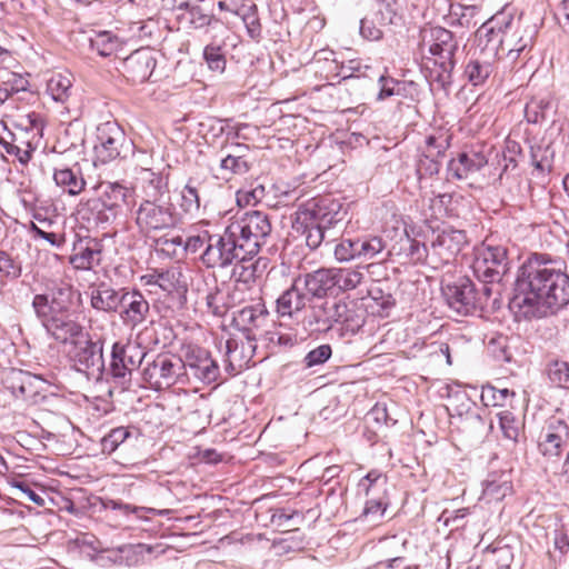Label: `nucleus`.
<instances>
[{"label":"nucleus","instance_id":"ea45409f","mask_svg":"<svg viewBox=\"0 0 569 569\" xmlns=\"http://www.w3.org/2000/svg\"><path fill=\"white\" fill-rule=\"evenodd\" d=\"M387 478L378 470L369 471L357 485V496L379 497L386 491Z\"/></svg>","mask_w":569,"mask_h":569},{"label":"nucleus","instance_id":"72a5a7b5","mask_svg":"<svg viewBox=\"0 0 569 569\" xmlns=\"http://www.w3.org/2000/svg\"><path fill=\"white\" fill-rule=\"evenodd\" d=\"M53 180L58 187L70 196L80 194L86 187V180L82 177L79 167L56 169Z\"/></svg>","mask_w":569,"mask_h":569},{"label":"nucleus","instance_id":"79ce46f5","mask_svg":"<svg viewBox=\"0 0 569 569\" xmlns=\"http://www.w3.org/2000/svg\"><path fill=\"white\" fill-rule=\"evenodd\" d=\"M551 108L550 97H533L526 103L525 117L529 123H541Z\"/></svg>","mask_w":569,"mask_h":569},{"label":"nucleus","instance_id":"052dcab7","mask_svg":"<svg viewBox=\"0 0 569 569\" xmlns=\"http://www.w3.org/2000/svg\"><path fill=\"white\" fill-rule=\"evenodd\" d=\"M206 306L208 311L217 317L224 316L228 310V306L224 302V296L219 289H214L206 296Z\"/></svg>","mask_w":569,"mask_h":569},{"label":"nucleus","instance_id":"5fc2aeb1","mask_svg":"<svg viewBox=\"0 0 569 569\" xmlns=\"http://www.w3.org/2000/svg\"><path fill=\"white\" fill-rule=\"evenodd\" d=\"M515 393L509 391V389L505 388V389H497L492 386H486V387H482V390H481V395H480V398H481V401L482 403L488 407V406H493V407H497V406H503L507 398L509 396H513Z\"/></svg>","mask_w":569,"mask_h":569},{"label":"nucleus","instance_id":"f03ea898","mask_svg":"<svg viewBox=\"0 0 569 569\" xmlns=\"http://www.w3.org/2000/svg\"><path fill=\"white\" fill-rule=\"evenodd\" d=\"M537 34V27L505 7L485 21L476 31L478 46L485 44L491 54L507 66L517 62L520 56L531 50Z\"/></svg>","mask_w":569,"mask_h":569},{"label":"nucleus","instance_id":"774afa93","mask_svg":"<svg viewBox=\"0 0 569 569\" xmlns=\"http://www.w3.org/2000/svg\"><path fill=\"white\" fill-rule=\"evenodd\" d=\"M0 272L11 278L21 276V266L8 252L2 250H0Z\"/></svg>","mask_w":569,"mask_h":569},{"label":"nucleus","instance_id":"a19ab883","mask_svg":"<svg viewBox=\"0 0 569 569\" xmlns=\"http://www.w3.org/2000/svg\"><path fill=\"white\" fill-rule=\"evenodd\" d=\"M90 47L99 56L110 57L121 48V41L110 31H100L90 38Z\"/></svg>","mask_w":569,"mask_h":569},{"label":"nucleus","instance_id":"6ab92c4d","mask_svg":"<svg viewBox=\"0 0 569 569\" xmlns=\"http://www.w3.org/2000/svg\"><path fill=\"white\" fill-rule=\"evenodd\" d=\"M122 73L133 84L149 80L157 64L154 52L149 48L133 51L121 62Z\"/></svg>","mask_w":569,"mask_h":569},{"label":"nucleus","instance_id":"423d86ee","mask_svg":"<svg viewBox=\"0 0 569 569\" xmlns=\"http://www.w3.org/2000/svg\"><path fill=\"white\" fill-rule=\"evenodd\" d=\"M228 226L249 258L258 254L261 244L271 232L268 214L258 210L233 218Z\"/></svg>","mask_w":569,"mask_h":569},{"label":"nucleus","instance_id":"f257e3e1","mask_svg":"<svg viewBox=\"0 0 569 569\" xmlns=\"http://www.w3.org/2000/svg\"><path fill=\"white\" fill-rule=\"evenodd\" d=\"M511 305L525 317L569 305V274L547 254L532 253L517 271Z\"/></svg>","mask_w":569,"mask_h":569},{"label":"nucleus","instance_id":"338daca9","mask_svg":"<svg viewBox=\"0 0 569 569\" xmlns=\"http://www.w3.org/2000/svg\"><path fill=\"white\" fill-rule=\"evenodd\" d=\"M242 20L246 26L248 36L252 40L258 41L261 38V23L256 12L254 6L250 9V11L243 14Z\"/></svg>","mask_w":569,"mask_h":569},{"label":"nucleus","instance_id":"4468645a","mask_svg":"<svg viewBox=\"0 0 569 569\" xmlns=\"http://www.w3.org/2000/svg\"><path fill=\"white\" fill-rule=\"evenodd\" d=\"M441 290L447 305L457 315L467 316L476 310V289L469 278H459L452 283H446Z\"/></svg>","mask_w":569,"mask_h":569},{"label":"nucleus","instance_id":"a18cd8bd","mask_svg":"<svg viewBox=\"0 0 569 569\" xmlns=\"http://www.w3.org/2000/svg\"><path fill=\"white\" fill-rule=\"evenodd\" d=\"M335 288L342 291L356 289L363 279V273L358 269L332 268Z\"/></svg>","mask_w":569,"mask_h":569},{"label":"nucleus","instance_id":"3c124183","mask_svg":"<svg viewBox=\"0 0 569 569\" xmlns=\"http://www.w3.org/2000/svg\"><path fill=\"white\" fill-rule=\"evenodd\" d=\"M203 59L212 71L223 72L226 69V58L222 52V46L218 43H209L204 47Z\"/></svg>","mask_w":569,"mask_h":569},{"label":"nucleus","instance_id":"09e8293b","mask_svg":"<svg viewBox=\"0 0 569 569\" xmlns=\"http://www.w3.org/2000/svg\"><path fill=\"white\" fill-rule=\"evenodd\" d=\"M250 163L244 156L228 154L220 161L222 179H230L232 174H244L249 171Z\"/></svg>","mask_w":569,"mask_h":569},{"label":"nucleus","instance_id":"2eb2a0df","mask_svg":"<svg viewBox=\"0 0 569 569\" xmlns=\"http://www.w3.org/2000/svg\"><path fill=\"white\" fill-rule=\"evenodd\" d=\"M126 142L123 130L114 122H106L98 127L97 143L94 144L96 160L108 163L117 159Z\"/></svg>","mask_w":569,"mask_h":569},{"label":"nucleus","instance_id":"c9c22d12","mask_svg":"<svg viewBox=\"0 0 569 569\" xmlns=\"http://www.w3.org/2000/svg\"><path fill=\"white\" fill-rule=\"evenodd\" d=\"M249 357L244 355V343L234 339L226 341L224 369L230 376L240 372L249 362Z\"/></svg>","mask_w":569,"mask_h":569},{"label":"nucleus","instance_id":"69168bd1","mask_svg":"<svg viewBox=\"0 0 569 569\" xmlns=\"http://www.w3.org/2000/svg\"><path fill=\"white\" fill-rule=\"evenodd\" d=\"M0 146L6 150L7 153L17 157L21 164H28V162L31 160L33 149L31 148L30 143L27 144V149H21L17 144L0 138Z\"/></svg>","mask_w":569,"mask_h":569},{"label":"nucleus","instance_id":"7c9ffc66","mask_svg":"<svg viewBox=\"0 0 569 569\" xmlns=\"http://www.w3.org/2000/svg\"><path fill=\"white\" fill-rule=\"evenodd\" d=\"M148 284H157L168 295L182 297L187 291V283L182 272L178 268H171L163 272L151 274L147 281Z\"/></svg>","mask_w":569,"mask_h":569},{"label":"nucleus","instance_id":"f3484780","mask_svg":"<svg viewBox=\"0 0 569 569\" xmlns=\"http://www.w3.org/2000/svg\"><path fill=\"white\" fill-rule=\"evenodd\" d=\"M118 309L122 323L130 329L146 322L150 315V305L138 290L124 289Z\"/></svg>","mask_w":569,"mask_h":569},{"label":"nucleus","instance_id":"20e7f679","mask_svg":"<svg viewBox=\"0 0 569 569\" xmlns=\"http://www.w3.org/2000/svg\"><path fill=\"white\" fill-rule=\"evenodd\" d=\"M133 190L119 182H101L97 196L82 199L78 204V214L89 226L104 229L122 212Z\"/></svg>","mask_w":569,"mask_h":569},{"label":"nucleus","instance_id":"0eeeda50","mask_svg":"<svg viewBox=\"0 0 569 569\" xmlns=\"http://www.w3.org/2000/svg\"><path fill=\"white\" fill-rule=\"evenodd\" d=\"M181 217L171 199L140 201L134 210V223L140 233L149 236L153 232L176 228Z\"/></svg>","mask_w":569,"mask_h":569},{"label":"nucleus","instance_id":"0e129e2a","mask_svg":"<svg viewBox=\"0 0 569 569\" xmlns=\"http://www.w3.org/2000/svg\"><path fill=\"white\" fill-rule=\"evenodd\" d=\"M157 248L160 252L168 257L178 256L179 251L183 252V240L180 236L172 238H160L157 240Z\"/></svg>","mask_w":569,"mask_h":569},{"label":"nucleus","instance_id":"603ef678","mask_svg":"<svg viewBox=\"0 0 569 569\" xmlns=\"http://www.w3.org/2000/svg\"><path fill=\"white\" fill-rule=\"evenodd\" d=\"M333 256L339 262L358 259L357 239L342 238L333 247Z\"/></svg>","mask_w":569,"mask_h":569},{"label":"nucleus","instance_id":"5701e85b","mask_svg":"<svg viewBox=\"0 0 569 569\" xmlns=\"http://www.w3.org/2000/svg\"><path fill=\"white\" fill-rule=\"evenodd\" d=\"M102 240L91 237L79 239L73 246L70 263L77 270H91L102 260Z\"/></svg>","mask_w":569,"mask_h":569},{"label":"nucleus","instance_id":"cd10ccee","mask_svg":"<svg viewBox=\"0 0 569 569\" xmlns=\"http://www.w3.org/2000/svg\"><path fill=\"white\" fill-rule=\"evenodd\" d=\"M300 282L301 277L296 278L292 284L278 297L276 312L279 317L293 318L305 309L308 299L299 288Z\"/></svg>","mask_w":569,"mask_h":569},{"label":"nucleus","instance_id":"4c0bfd02","mask_svg":"<svg viewBox=\"0 0 569 569\" xmlns=\"http://www.w3.org/2000/svg\"><path fill=\"white\" fill-rule=\"evenodd\" d=\"M269 311L263 302H257L256 305L247 306L238 311L234 318L243 329L250 330L253 328H260L263 326Z\"/></svg>","mask_w":569,"mask_h":569},{"label":"nucleus","instance_id":"1a4fd4ad","mask_svg":"<svg viewBox=\"0 0 569 569\" xmlns=\"http://www.w3.org/2000/svg\"><path fill=\"white\" fill-rule=\"evenodd\" d=\"M507 248L483 242L473 250L471 269L473 276L483 283H498L508 271Z\"/></svg>","mask_w":569,"mask_h":569},{"label":"nucleus","instance_id":"f8f14e48","mask_svg":"<svg viewBox=\"0 0 569 569\" xmlns=\"http://www.w3.org/2000/svg\"><path fill=\"white\" fill-rule=\"evenodd\" d=\"M142 375L143 380L153 390H163L176 383L188 381L182 359L169 355H158L152 362L147 365Z\"/></svg>","mask_w":569,"mask_h":569},{"label":"nucleus","instance_id":"2f4dec72","mask_svg":"<svg viewBox=\"0 0 569 569\" xmlns=\"http://www.w3.org/2000/svg\"><path fill=\"white\" fill-rule=\"evenodd\" d=\"M177 18L181 23L199 29L209 26L213 20V14L207 0H197L178 13Z\"/></svg>","mask_w":569,"mask_h":569},{"label":"nucleus","instance_id":"4d7b16f0","mask_svg":"<svg viewBox=\"0 0 569 569\" xmlns=\"http://www.w3.org/2000/svg\"><path fill=\"white\" fill-rule=\"evenodd\" d=\"M378 82L380 86L377 94L378 101H383L392 96H399L401 88H403V82L385 74L378 77Z\"/></svg>","mask_w":569,"mask_h":569},{"label":"nucleus","instance_id":"dca6fc26","mask_svg":"<svg viewBox=\"0 0 569 569\" xmlns=\"http://www.w3.org/2000/svg\"><path fill=\"white\" fill-rule=\"evenodd\" d=\"M569 440V426L559 418H551L542 429L538 449L548 460H557Z\"/></svg>","mask_w":569,"mask_h":569},{"label":"nucleus","instance_id":"37998d69","mask_svg":"<svg viewBox=\"0 0 569 569\" xmlns=\"http://www.w3.org/2000/svg\"><path fill=\"white\" fill-rule=\"evenodd\" d=\"M513 492L511 481L505 475H491L483 482L482 495L492 498H507Z\"/></svg>","mask_w":569,"mask_h":569},{"label":"nucleus","instance_id":"a878e982","mask_svg":"<svg viewBox=\"0 0 569 569\" xmlns=\"http://www.w3.org/2000/svg\"><path fill=\"white\" fill-rule=\"evenodd\" d=\"M488 163V158L482 151L469 150L460 152L457 158L448 163V174L452 179H468Z\"/></svg>","mask_w":569,"mask_h":569},{"label":"nucleus","instance_id":"9b49d317","mask_svg":"<svg viewBox=\"0 0 569 569\" xmlns=\"http://www.w3.org/2000/svg\"><path fill=\"white\" fill-rule=\"evenodd\" d=\"M467 243L468 238L463 230L447 227L433 231L429 243L428 264L439 269L452 263Z\"/></svg>","mask_w":569,"mask_h":569},{"label":"nucleus","instance_id":"aec40b11","mask_svg":"<svg viewBox=\"0 0 569 569\" xmlns=\"http://www.w3.org/2000/svg\"><path fill=\"white\" fill-rule=\"evenodd\" d=\"M41 322L47 332L61 343H72L78 338H84L83 327L71 311L43 318Z\"/></svg>","mask_w":569,"mask_h":569},{"label":"nucleus","instance_id":"de8ad7c7","mask_svg":"<svg viewBox=\"0 0 569 569\" xmlns=\"http://www.w3.org/2000/svg\"><path fill=\"white\" fill-rule=\"evenodd\" d=\"M198 182L194 179H189L186 186L182 188L181 203L180 207L186 213H198L200 209V197Z\"/></svg>","mask_w":569,"mask_h":569},{"label":"nucleus","instance_id":"49530a36","mask_svg":"<svg viewBox=\"0 0 569 569\" xmlns=\"http://www.w3.org/2000/svg\"><path fill=\"white\" fill-rule=\"evenodd\" d=\"M252 258H249L243 261H237L236 267L233 269V274L237 277L236 283H234V290L233 293L242 292L244 289L248 288V284L250 282H253L256 279V271H257V264L259 263V260L254 263L246 264L249 262ZM234 295H232L233 297Z\"/></svg>","mask_w":569,"mask_h":569},{"label":"nucleus","instance_id":"e433bc0d","mask_svg":"<svg viewBox=\"0 0 569 569\" xmlns=\"http://www.w3.org/2000/svg\"><path fill=\"white\" fill-rule=\"evenodd\" d=\"M361 4L368 8L379 24H392L398 13L397 0H361Z\"/></svg>","mask_w":569,"mask_h":569},{"label":"nucleus","instance_id":"680f3d73","mask_svg":"<svg viewBox=\"0 0 569 569\" xmlns=\"http://www.w3.org/2000/svg\"><path fill=\"white\" fill-rule=\"evenodd\" d=\"M448 146H449V142H448L447 137L429 136L426 139V150H425L426 158L427 159H436L438 157L443 156Z\"/></svg>","mask_w":569,"mask_h":569},{"label":"nucleus","instance_id":"9d476101","mask_svg":"<svg viewBox=\"0 0 569 569\" xmlns=\"http://www.w3.org/2000/svg\"><path fill=\"white\" fill-rule=\"evenodd\" d=\"M335 323H342L352 333L361 327V321L346 301L331 299L312 306L308 319L310 327L315 326L318 331H328Z\"/></svg>","mask_w":569,"mask_h":569},{"label":"nucleus","instance_id":"39448f33","mask_svg":"<svg viewBox=\"0 0 569 569\" xmlns=\"http://www.w3.org/2000/svg\"><path fill=\"white\" fill-rule=\"evenodd\" d=\"M420 50L428 52L439 70L433 81L440 89L447 91L452 83V72L457 64L456 54L459 51V41L452 31L442 27L425 28L420 32Z\"/></svg>","mask_w":569,"mask_h":569},{"label":"nucleus","instance_id":"13d9d810","mask_svg":"<svg viewBox=\"0 0 569 569\" xmlns=\"http://www.w3.org/2000/svg\"><path fill=\"white\" fill-rule=\"evenodd\" d=\"M129 436L130 431L124 427L112 429L102 438V451L108 453L113 452Z\"/></svg>","mask_w":569,"mask_h":569},{"label":"nucleus","instance_id":"a211bd4d","mask_svg":"<svg viewBox=\"0 0 569 569\" xmlns=\"http://www.w3.org/2000/svg\"><path fill=\"white\" fill-rule=\"evenodd\" d=\"M184 372L190 370L192 376L203 383L216 382L220 376V369L209 351L193 347L189 348L182 360Z\"/></svg>","mask_w":569,"mask_h":569},{"label":"nucleus","instance_id":"393cba45","mask_svg":"<svg viewBox=\"0 0 569 569\" xmlns=\"http://www.w3.org/2000/svg\"><path fill=\"white\" fill-rule=\"evenodd\" d=\"M141 201L167 200L170 198L168 178L152 168H146L138 176Z\"/></svg>","mask_w":569,"mask_h":569},{"label":"nucleus","instance_id":"e2e57ef3","mask_svg":"<svg viewBox=\"0 0 569 569\" xmlns=\"http://www.w3.org/2000/svg\"><path fill=\"white\" fill-rule=\"evenodd\" d=\"M331 353L332 350L329 345H321L310 350L303 359L306 368L323 365L331 357Z\"/></svg>","mask_w":569,"mask_h":569},{"label":"nucleus","instance_id":"7ed1b4c3","mask_svg":"<svg viewBox=\"0 0 569 569\" xmlns=\"http://www.w3.org/2000/svg\"><path fill=\"white\" fill-rule=\"evenodd\" d=\"M346 216L342 203L331 196L316 197L299 206L292 229L305 237L306 244L315 250L326 239V231Z\"/></svg>","mask_w":569,"mask_h":569},{"label":"nucleus","instance_id":"c85d7f7f","mask_svg":"<svg viewBox=\"0 0 569 569\" xmlns=\"http://www.w3.org/2000/svg\"><path fill=\"white\" fill-rule=\"evenodd\" d=\"M7 382L12 395L29 400L39 393L42 380L28 371L12 370L7 378Z\"/></svg>","mask_w":569,"mask_h":569},{"label":"nucleus","instance_id":"4be33fe9","mask_svg":"<svg viewBox=\"0 0 569 569\" xmlns=\"http://www.w3.org/2000/svg\"><path fill=\"white\" fill-rule=\"evenodd\" d=\"M71 303V289L69 287H59L52 289L49 293L37 295L32 301L34 311L40 319L70 311Z\"/></svg>","mask_w":569,"mask_h":569},{"label":"nucleus","instance_id":"f704fd0d","mask_svg":"<svg viewBox=\"0 0 569 569\" xmlns=\"http://www.w3.org/2000/svg\"><path fill=\"white\" fill-rule=\"evenodd\" d=\"M479 12L477 6L451 3L449 6L446 22L452 28L471 29L477 24L476 17Z\"/></svg>","mask_w":569,"mask_h":569},{"label":"nucleus","instance_id":"b1692460","mask_svg":"<svg viewBox=\"0 0 569 569\" xmlns=\"http://www.w3.org/2000/svg\"><path fill=\"white\" fill-rule=\"evenodd\" d=\"M153 548L149 545H123L114 549L99 550L98 559L117 566H137L143 561L146 553H151Z\"/></svg>","mask_w":569,"mask_h":569},{"label":"nucleus","instance_id":"473e14b6","mask_svg":"<svg viewBox=\"0 0 569 569\" xmlns=\"http://www.w3.org/2000/svg\"><path fill=\"white\" fill-rule=\"evenodd\" d=\"M333 279L332 268H321L313 272L306 273L301 277V282L308 293L320 298L335 289Z\"/></svg>","mask_w":569,"mask_h":569},{"label":"nucleus","instance_id":"864d4df0","mask_svg":"<svg viewBox=\"0 0 569 569\" xmlns=\"http://www.w3.org/2000/svg\"><path fill=\"white\" fill-rule=\"evenodd\" d=\"M548 377L557 387L569 388V362L556 360L548 366Z\"/></svg>","mask_w":569,"mask_h":569},{"label":"nucleus","instance_id":"bb28decb","mask_svg":"<svg viewBox=\"0 0 569 569\" xmlns=\"http://www.w3.org/2000/svg\"><path fill=\"white\" fill-rule=\"evenodd\" d=\"M480 52L472 57L465 67V77L472 86L483 84L495 71L496 54H491L485 44L479 46Z\"/></svg>","mask_w":569,"mask_h":569},{"label":"nucleus","instance_id":"6e6552de","mask_svg":"<svg viewBox=\"0 0 569 569\" xmlns=\"http://www.w3.org/2000/svg\"><path fill=\"white\" fill-rule=\"evenodd\" d=\"M200 259L207 268L224 269L249 257L227 226L220 234H207V246Z\"/></svg>","mask_w":569,"mask_h":569},{"label":"nucleus","instance_id":"8fccbe9b","mask_svg":"<svg viewBox=\"0 0 569 569\" xmlns=\"http://www.w3.org/2000/svg\"><path fill=\"white\" fill-rule=\"evenodd\" d=\"M372 68L368 64H363L358 59H351L347 62H342L337 76L342 80L351 78H372Z\"/></svg>","mask_w":569,"mask_h":569},{"label":"nucleus","instance_id":"58836bf2","mask_svg":"<svg viewBox=\"0 0 569 569\" xmlns=\"http://www.w3.org/2000/svg\"><path fill=\"white\" fill-rule=\"evenodd\" d=\"M47 93L57 102H66L72 93V76L54 73L47 82Z\"/></svg>","mask_w":569,"mask_h":569},{"label":"nucleus","instance_id":"bf43d9fd","mask_svg":"<svg viewBox=\"0 0 569 569\" xmlns=\"http://www.w3.org/2000/svg\"><path fill=\"white\" fill-rule=\"evenodd\" d=\"M499 425L503 436L510 440H517L519 436V427L511 411L505 410L498 413Z\"/></svg>","mask_w":569,"mask_h":569},{"label":"nucleus","instance_id":"6e6d98bb","mask_svg":"<svg viewBox=\"0 0 569 569\" xmlns=\"http://www.w3.org/2000/svg\"><path fill=\"white\" fill-rule=\"evenodd\" d=\"M531 163L540 172H549L552 167V153L548 147L531 148Z\"/></svg>","mask_w":569,"mask_h":569},{"label":"nucleus","instance_id":"ddd939ff","mask_svg":"<svg viewBox=\"0 0 569 569\" xmlns=\"http://www.w3.org/2000/svg\"><path fill=\"white\" fill-rule=\"evenodd\" d=\"M71 359L78 371L88 377L100 379L104 371L103 346L101 341H92L88 332L84 338L72 342Z\"/></svg>","mask_w":569,"mask_h":569},{"label":"nucleus","instance_id":"c756f323","mask_svg":"<svg viewBox=\"0 0 569 569\" xmlns=\"http://www.w3.org/2000/svg\"><path fill=\"white\" fill-rule=\"evenodd\" d=\"M123 290L124 289L116 290L107 282L97 284L96 287L91 288V307L96 310L104 312L118 311Z\"/></svg>","mask_w":569,"mask_h":569},{"label":"nucleus","instance_id":"c03bdc74","mask_svg":"<svg viewBox=\"0 0 569 569\" xmlns=\"http://www.w3.org/2000/svg\"><path fill=\"white\" fill-rule=\"evenodd\" d=\"M358 242V259L371 260L382 254L386 249V241L379 236H366L357 238Z\"/></svg>","mask_w":569,"mask_h":569},{"label":"nucleus","instance_id":"412c9836","mask_svg":"<svg viewBox=\"0 0 569 569\" xmlns=\"http://www.w3.org/2000/svg\"><path fill=\"white\" fill-rule=\"evenodd\" d=\"M143 350L136 345L114 342L111 351L110 372L116 379H123L131 373V370L140 366Z\"/></svg>","mask_w":569,"mask_h":569}]
</instances>
